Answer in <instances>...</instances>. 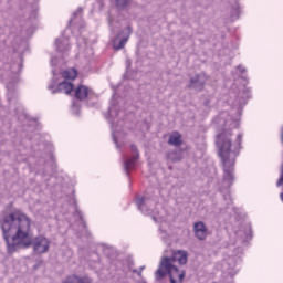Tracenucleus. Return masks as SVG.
<instances>
[{
    "mask_svg": "<svg viewBox=\"0 0 283 283\" xmlns=\"http://www.w3.org/2000/svg\"><path fill=\"white\" fill-rule=\"evenodd\" d=\"M193 231L198 240H207V235H209V232L207 231V226H205L203 222L195 223Z\"/></svg>",
    "mask_w": 283,
    "mask_h": 283,
    "instance_id": "8",
    "label": "nucleus"
},
{
    "mask_svg": "<svg viewBox=\"0 0 283 283\" xmlns=\"http://www.w3.org/2000/svg\"><path fill=\"white\" fill-rule=\"evenodd\" d=\"M130 149L133 151V157L125 161V168L127 169V171H129V169H134V167L136 166V160L140 158V155L138 154V148L136 147V145H132Z\"/></svg>",
    "mask_w": 283,
    "mask_h": 283,
    "instance_id": "9",
    "label": "nucleus"
},
{
    "mask_svg": "<svg viewBox=\"0 0 283 283\" xmlns=\"http://www.w3.org/2000/svg\"><path fill=\"white\" fill-rule=\"evenodd\" d=\"M56 50L63 57L54 56L51 57V65L52 67H57L60 72H78L76 66H66L65 67V56H67V52H70V39L67 38H59L55 41Z\"/></svg>",
    "mask_w": 283,
    "mask_h": 283,
    "instance_id": "3",
    "label": "nucleus"
},
{
    "mask_svg": "<svg viewBox=\"0 0 283 283\" xmlns=\"http://www.w3.org/2000/svg\"><path fill=\"white\" fill-rule=\"evenodd\" d=\"M165 275H169L170 283H181L185 280V271L178 270L176 265L171 264V259L163 258L160 265L156 271V280H163Z\"/></svg>",
    "mask_w": 283,
    "mask_h": 283,
    "instance_id": "4",
    "label": "nucleus"
},
{
    "mask_svg": "<svg viewBox=\"0 0 283 283\" xmlns=\"http://www.w3.org/2000/svg\"><path fill=\"white\" fill-rule=\"evenodd\" d=\"M188 258H189V254L185 250H175L172 251V256L170 258L168 256L171 264H174V262H178V264H186Z\"/></svg>",
    "mask_w": 283,
    "mask_h": 283,
    "instance_id": "7",
    "label": "nucleus"
},
{
    "mask_svg": "<svg viewBox=\"0 0 283 283\" xmlns=\"http://www.w3.org/2000/svg\"><path fill=\"white\" fill-rule=\"evenodd\" d=\"M136 205L139 209H143V205H145V197L137 198Z\"/></svg>",
    "mask_w": 283,
    "mask_h": 283,
    "instance_id": "17",
    "label": "nucleus"
},
{
    "mask_svg": "<svg viewBox=\"0 0 283 283\" xmlns=\"http://www.w3.org/2000/svg\"><path fill=\"white\" fill-rule=\"evenodd\" d=\"M132 0H115V6L118 10H125L127 6H130Z\"/></svg>",
    "mask_w": 283,
    "mask_h": 283,
    "instance_id": "15",
    "label": "nucleus"
},
{
    "mask_svg": "<svg viewBox=\"0 0 283 283\" xmlns=\"http://www.w3.org/2000/svg\"><path fill=\"white\" fill-rule=\"evenodd\" d=\"M216 145L223 165V178L228 182H233V171L235 170V158L242 149V135L233 139L231 130H222L216 136Z\"/></svg>",
    "mask_w": 283,
    "mask_h": 283,
    "instance_id": "2",
    "label": "nucleus"
},
{
    "mask_svg": "<svg viewBox=\"0 0 283 283\" xmlns=\"http://www.w3.org/2000/svg\"><path fill=\"white\" fill-rule=\"evenodd\" d=\"M64 283H92V280L90 277H78L76 275L70 276L66 279V282Z\"/></svg>",
    "mask_w": 283,
    "mask_h": 283,
    "instance_id": "12",
    "label": "nucleus"
},
{
    "mask_svg": "<svg viewBox=\"0 0 283 283\" xmlns=\"http://www.w3.org/2000/svg\"><path fill=\"white\" fill-rule=\"evenodd\" d=\"M60 76L64 78L62 83L57 85V90L60 92H64V94H72L74 92V84H72V81H76L78 73L77 72H61Z\"/></svg>",
    "mask_w": 283,
    "mask_h": 283,
    "instance_id": "5",
    "label": "nucleus"
},
{
    "mask_svg": "<svg viewBox=\"0 0 283 283\" xmlns=\"http://www.w3.org/2000/svg\"><path fill=\"white\" fill-rule=\"evenodd\" d=\"M0 222L9 253H14L17 247H22V249L33 247L34 253L38 254L50 251L48 238L43 235L33 238L32 218L23 211L14 210L10 214H4Z\"/></svg>",
    "mask_w": 283,
    "mask_h": 283,
    "instance_id": "1",
    "label": "nucleus"
},
{
    "mask_svg": "<svg viewBox=\"0 0 283 283\" xmlns=\"http://www.w3.org/2000/svg\"><path fill=\"white\" fill-rule=\"evenodd\" d=\"M231 17H232V19H239L240 18V4L238 3V0H232Z\"/></svg>",
    "mask_w": 283,
    "mask_h": 283,
    "instance_id": "14",
    "label": "nucleus"
},
{
    "mask_svg": "<svg viewBox=\"0 0 283 283\" xmlns=\"http://www.w3.org/2000/svg\"><path fill=\"white\" fill-rule=\"evenodd\" d=\"M168 145H172V147H180V145H182V135L178 132H172L169 135Z\"/></svg>",
    "mask_w": 283,
    "mask_h": 283,
    "instance_id": "11",
    "label": "nucleus"
},
{
    "mask_svg": "<svg viewBox=\"0 0 283 283\" xmlns=\"http://www.w3.org/2000/svg\"><path fill=\"white\" fill-rule=\"evenodd\" d=\"M238 71L239 72H247V69L244 66H242V65H239L238 66Z\"/></svg>",
    "mask_w": 283,
    "mask_h": 283,
    "instance_id": "19",
    "label": "nucleus"
},
{
    "mask_svg": "<svg viewBox=\"0 0 283 283\" xmlns=\"http://www.w3.org/2000/svg\"><path fill=\"white\" fill-rule=\"evenodd\" d=\"M78 14H83V8L81 7L73 13V17L70 19L69 23H72V21H74Z\"/></svg>",
    "mask_w": 283,
    "mask_h": 283,
    "instance_id": "16",
    "label": "nucleus"
},
{
    "mask_svg": "<svg viewBox=\"0 0 283 283\" xmlns=\"http://www.w3.org/2000/svg\"><path fill=\"white\" fill-rule=\"evenodd\" d=\"M108 23H109V25H112V18L108 19Z\"/></svg>",
    "mask_w": 283,
    "mask_h": 283,
    "instance_id": "20",
    "label": "nucleus"
},
{
    "mask_svg": "<svg viewBox=\"0 0 283 283\" xmlns=\"http://www.w3.org/2000/svg\"><path fill=\"white\" fill-rule=\"evenodd\" d=\"M132 28L128 25L125 29H123L119 33H117V35L113 40L114 50H123V48L127 45L129 36H132Z\"/></svg>",
    "mask_w": 283,
    "mask_h": 283,
    "instance_id": "6",
    "label": "nucleus"
},
{
    "mask_svg": "<svg viewBox=\"0 0 283 283\" xmlns=\"http://www.w3.org/2000/svg\"><path fill=\"white\" fill-rule=\"evenodd\" d=\"M90 96V88L85 85H80L75 88V98L77 101H86V98Z\"/></svg>",
    "mask_w": 283,
    "mask_h": 283,
    "instance_id": "10",
    "label": "nucleus"
},
{
    "mask_svg": "<svg viewBox=\"0 0 283 283\" xmlns=\"http://www.w3.org/2000/svg\"><path fill=\"white\" fill-rule=\"evenodd\" d=\"M125 65H126V72H129V69L132 67V60L126 59Z\"/></svg>",
    "mask_w": 283,
    "mask_h": 283,
    "instance_id": "18",
    "label": "nucleus"
},
{
    "mask_svg": "<svg viewBox=\"0 0 283 283\" xmlns=\"http://www.w3.org/2000/svg\"><path fill=\"white\" fill-rule=\"evenodd\" d=\"M189 87L192 90H197V92H200V90H202V87H203V84H202V82H200L199 77H195V78L190 80Z\"/></svg>",
    "mask_w": 283,
    "mask_h": 283,
    "instance_id": "13",
    "label": "nucleus"
}]
</instances>
